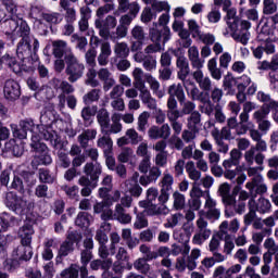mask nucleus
<instances>
[{
    "mask_svg": "<svg viewBox=\"0 0 278 278\" xmlns=\"http://www.w3.org/2000/svg\"><path fill=\"white\" fill-rule=\"evenodd\" d=\"M83 172L85 175L78 178V186H81L80 194L81 197H90L94 188H97V181L101 177L102 167L99 163H86Z\"/></svg>",
    "mask_w": 278,
    "mask_h": 278,
    "instance_id": "f257e3e1",
    "label": "nucleus"
},
{
    "mask_svg": "<svg viewBox=\"0 0 278 278\" xmlns=\"http://www.w3.org/2000/svg\"><path fill=\"white\" fill-rule=\"evenodd\" d=\"M178 103H180L181 106V111L177 109L178 115L173 114V110L169 109L166 111V117L168 119V123L170 124L173 131H176V134H181V130L184 129V121H181L180 118L194 113V110H197V104H194V102L190 100H186V98L184 101H180Z\"/></svg>",
    "mask_w": 278,
    "mask_h": 278,
    "instance_id": "f03ea898",
    "label": "nucleus"
},
{
    "mask_svg": "<svg viewBox=\"0 0 278 278\" xmlns=\"http://www.w3.org/2000/svg\"><path fill=\"white\" fill-rule=\"evenodd\" d=\"M2 29L7 36H13L14 38L28 36L29 31H31L27 22L23 21L18 15L7 17L2 23Z\"/></svg>",
    "mask_w": 278,
    "mask_h": 278,
    "instance_id": "7ed1b4c3",
    "label": "nucleus"
},
{
    "mask_svg": "<svg viewBox=\"0 0 278 278\" xmlns=\"http://www.w3.org/2000/svg\"><path fill=\"white\" fill-rule=\"evenodd\" d=\"M64 62L66 64L65 75H67L70 84H75V81L84 77L86 65L75 56V53L68 51L64 56Z\"/></svg>",
    "mask_w": 278,
    "mask_h": 278,
    "instance_id": "20e7f679",
    "label": "nucleus"
},
{
    "mask_svg": "<svg viewBox=\"0 0 278 278\" xmlns=\"http://www.w3.org/2000/svg\"><path fill=\"white\" fill-rule=\"evenodd\" d=\"M268 151V144L266 140L261 139L256 141L255 146H252L248 151L244 152V160L249 166L257 164V166L264 165V160H266V153Z\"/></svg>",
    "mask_w": 278,
    "mask_h": 278,
    "instance_id": "39448f33",
    "label": "nucleus"
},
{
    "mask_svg": "<svg viewBox=\"0 0 278 278\" xmlns=\"http://www.w3.org/2000/svg\"><path fill=\"white\" fill-rule=\"evenodd\" d=\"M30 147L36 152L31 161L33 166H47L53 162L51 154H49V148L47 144L40 142V138L31 136Z\"/></svg>",
    "mask_w": 278,
    "mask_h": 278,
    "instance_id": "423d86ee",
    "label": "nucleus"
},
{
    "mask_svg": "<svg viewBox=\"0 0 278 278\" xmlns=\"http://www.w3.org/2000/svg\"><path fill=\"white\" fill-rule=\"evenodd\" d=\"M21 41L17 43L16 54L20 60H27L31 58V47L33 52L36 53L40 49V42L33 35H21Z\"/></svg>",
    "mask_w": 278,
    "mask_h": 278,
    "instance_id": "0eeeda50",
    "label": "nucleus"
},
{
    "mask_svg": "<svg viewBox=\"0 0 278 278\" xmlns=\"http://www.w3.org/2000/svg\"><path fill=\"white\" fill-rule=\"evenodd\" d=\"M4 203L9 210L15 212L18 216H24L34 207L31 202H27L25 198H21L14 192L7 193Z\"/></svg>",
    "mask_w": 278,
    "mask_h": 278,
    "instance_id": "6e6552de",
    "label": "nucleus"
},
{
    "mask_svg": "<svg viewBox=\"0 0 278 278\" xmlns=\"http://www.w3.org/2000/svg\"><path fill=\"white\" fill-rule=\"evenodd\" d=\"M240 160H242V152L238 149H232L230 151V157L223 162V167L225 168L224 176L226 179H236L240 173Z\"/></svg>",
    "mask_w": 278,
    "mask_h": 278,
    "instance_id": "1a4fd4ad",
    "label": "nucleus"
},
{
    "mask_svg": "<svg viewBox=\"0 0 278 278\" xmlns=\"http://www.w3.org/2000/svg\"><path fill=\"white\" fill-rule=\"evenodd\" d=\"M198 216L199 217L195 222L198 230L192 237V244L201 247L203 242L210 240V237L212 236V229L207 228L208 223L207 219H205V217L203 216V211H199Z\"/></svg>",
    "mask_w": 278,
    "mask_h": 278,
    "instance_id": "9d476101",
    "label": "nucleus"
},
{
    "mask_svg": "<svg viewBox=\"0 0 278 278\" xmlns=\"http://www.w3.org/2000/svg\"><path fill=\"white\" fill-rule=\"evenodd\" d=\"M167 93L169 94L167 98V110H172V114L179 115L177 111L178 102L186 101V92L184 91L182 84H173L168 87Z\"/></svg>",
    "mask_w": 278,
    "mask_h": 278,
    "instance_id": "9b49d317",
    "label": "nucleus"
},
{
    "mask_svg": "<svg viewBox=\"0 0 278 278\" xmlns=\"http://www.w3.org/2000/svg\"><path fill=\"white\" fill-rule=\"evenodd\" d=\"M247 190H249L251 194V199L248 202V205L253 206L255 203V199H257V194H266L268 192V186L264 182V176H257L256 178H252L251 181L245 184Z\"/></svg>",
    "mask_w": 278,
    "mask_h": 278,
    "instance_id": "f8f14e48",
    "label": "nucleus"
},
{
    "mask_svg": "<svg viewBox=\"0 0 278 278\" xmlns=\"http://www.w3.org/2000/svg\"><path fill=\"white\" fill-rule=\"evenodd\" d=\"M251 22L247 20H241L239 23V29H232L231 31V38L235 42H240V45H243V47H247L249 45V41L251 40Z\"/></svg>",
    "mask_w": 278,
    "mask_h": 278,
    "instance_id": "ddd939ff",
    "label": "nucleus"
},
{
    "mask_svg": "<svg viewBox=\"0 0 278 278\" xmlns=\"http://www.w3.org/2000/svg\"><path fill=\"white\" fill-rule=\"evenodd\" d=\"M204 210L202 216H205L207 220H212L213 223L220 219V208H218V202L210 195L206 194Z\"/></svg>",
    "mask_w": 278,
    "mask_h": 278,
    "instance_id": "4468645a",
    "label": "nucleus"
},
{
    "mask_svg": "<svg viewBox=\"0 0 278 278\" xmlns=\"http://www.w3.org/2000/svg\"><path fill=\"white\" fill-rule=\"evenodd\" d=\"M94 25L96 29H99V36L108 40L110 38V29H114L118 25V21H116V17L109 15L103 21L96 20Z\"/></svg>",
    "mask_w": 278,
    "mask_h": 278,
    "instance_id": "2eb2a0df",
    "label": "nucleus"
},
{
    "mask_svg": "<svg viewBox=\"0 0 278 278\" xmlns=\"http://www.w3.org/2000/svg\"><path fill=\"white\" fill-rule=\"evenodd\" d=\"M229 227V222L224 220L219 225L218 236L224 238V253L225 255H231L233 253V249H236V243L233 239H231V235L227 233V229Z\"/></svg>",
    "mask_w": 278,
    "mask_h": 278,
    "instance_id": "dca6fc26",
    "label": "nucleus"
},
{
    "mask_svg": "<svg viewBox=\"0 0 278 278\" xmlns=\"http://www.w3.org/2000/svg\"><path fill=\"white\" fill-rule=\"evenodd\" d=\"M134 60L138 64H142L144 71H148V73H153L157 68V58L155 55L137 52L134 55Z\"/></svg>",
    "mask_w": 278,
    "mask_h": 278,
    "instance_id": "f3484780",
    "label": "nucleus"
},
{
    "mask_svg": "<svg viewBox=\"0 0 278 278\" xmlns=\"http://www.w3.org/2000/svg\"><path fill=\"white\" fill-rule=\"evenodd\" d=\"M176 66L178 68L177 72V78L188 86L190 84L191 78H188V75H190V63L188 62V59L186 56L181 55L177 58Z\"/></svg>",
    "mask_w": 278,
    "mask_h": 278,
    "instance_id": "a211bd4d",
    "label": "nucleus"
},
{
    "mask_svg": "<svg viewBox=\"0 0 278 278\" xmlns=\"http://www.w3.org/2000/svg\"><path fill=\"white\" fill-rule=\"evenodd\" d=\"M110 207H112V203L104 199L101 202H96V205H93V213L101 214V219L104 223H108V220L114 218V211Z\"/></svg>",
    "mask_w": 278,
    "mask_h": 278,
    "instance_id": "6ab92c4d",
    "label": "nucleus"
},
{
    "mask_svg": "<svg viewBox=\"0 0 278 278\" xmlns=\"http://www.w3.org/2000/svg\"><path fill=\"white\" fill-rule=\"evenodd\" d=\"M58 90H61V93L58 96L59 108H66V97L72 96L75 92V87L66 80H58Z\"/></svg>",
    "mask_w": 278,
    "mask_h": 278,
    "instance_id": "aec40b11",
    "label": "nucleus"
},
{
    "mask_svg": "<svg viewBox=\"0 0 278 278\" xmlns=\"http://www.w3.org/2000/svg\"><path fill=\"white\" fill-rule=\"evenodd\" d=\"M148 136L150 140H168L170 138V125L163 124L161 127L152 126L148 130Z\"/></svg>",
    "mask_w": 278,
    "mask_h": 278,
    "instance_id": "412c9836",
    "label": "nucleus"
},
{
    "mask_svg": "<svg viewBox=\"0 0 278 278\" xmlns=\"http://www.w3.org/2000/svg\"><path fill=\"white\" fill-rule=\"evenodd\" d=\"M3 93L8 101H16L21 97V85L14 79H9L4 83Z\"/></svg>",
    "mask_w": 278,
    "mask_h": 278,
    "instance_id": "4be33fe9",
    "label": "nucleus"
},
{
    "mask_svg": "<svg viewBox=\"0 0 278 278\" xmlns=\"http://www.w3.org/2000/svg\"><path fill=\"white\" fill-rule=\"evenodd\" d=\"M251 50L255 60H262V58H264V53L267 55H273V53H275V41L262 42L256 47H252Z\"/></svg>",
    "mask_w": 278,
    "mask_h": 278,
    "instance_id": "5701e85b",
    "label": "nucleus"
},
{
    "mask_svg": "<svg viewBox=\"0 0 278 278\" xmlns=\"http://www.w3.org/2000/svg\"><path fill=\"white\" fill-rule=\"evenodd\" d=\"M33 255L34 251L31 250V245L23 243L12 252V257L15 262H29Z\"/></svg>",
    "mask_w": 278,
    "mask_h": 278,
    "instance_id": "b1692460",
    "label": "nucleus"
},
{
    "mask_svg": "<svg viewBox=\"0 0 278 278\" xmlns=\"http://www.w3.org/2000/svg\"><path fill=\"white\" fill-rule=\"evenodd\" d=\"M23 179H26L29 186H34L36 184L34 174L25 172L22 176H14L11 188H13V190H17V192H25V185H23Z\"/></svg>",
    "mask_w": 278,
    "mask_h": 278,
    "instance_id": "393cba45",
    "label": "nucleus"
},
{
    "mask_svg": "<svg viewBox=\"0 0 278 278\" xmlns=\"http://www.w3.org/2000/svg\"><path fill=\"white\" fill-rule=\"evenodd\" d=\"M98 78L103 84L104 92H110V90L116 86V79H114V75H112V72L105 67L98 71Z\"/></svg>",
    "mask_w": 278,
    "mask_h": 278,
    "instance_id": "a878e982",
    "label": "nucleus"
},
{
    "mask_svg": "<svg viewBox=\"0 0 278 278\" xmlns=\"http://www.w3.org/2000/svg\"><path fill=\"white\" fill-rule=\"evenodd\" d=\"M192 77L194 81H197L200 90H203L204 92H210V90H212V78L203 74V68L195 70L192 73Z\"/></svg>",
    "mask_w": 278,
    "mask_h": 278,
    "instance_id": "bb28decb",
    "label": "nucleus"
},
{
    "mask_svg": "<svg viewBox=\"0 0 278 278\" xmlns=\"http://www.w3.org/2000/svg\"><path fill=\"white\" fill-rule=\"evenodd\" d=\"M142 142V136L136 131L134 128L126 130V136L117 139V147H125V144H139Z\"/></svg>",
    "mask_w": 278,
    "mask_h": 278,
    "instance_id": "cd10ccee",
    "label": "nucleus"
},
{
    "mask_svg": "<svg viewBox=\"0 0 278 278\" xmlns=\"http://www.w3.org/2000/svg\"><path fill=\"white\" fill-rule=\"evenodd\" d=\"M187 55L192 68L195 71H199L205 66V60L199 55V48L197 46H191L188 49Z\"/></svg>",
    "mask_w": 278,
    "mask_h": 278,
    "instance_id": "c85d7f7f",
    "label": "nucleus"
},
{
    "mask_svg": "<svg viewBox=\"0 0 278 278\" xmlns=\"http://www.w3.org/2000/svg\"><path fill=\"white\" fill-rule=\"evenodd\" d=\"M144 79L147 84L150 86V90H152L153 94L157 97V99H164L166 97V91L164 89H161V84L157 78H155L151 74H146Z\"/></svg>",
    "mask_w": 278,
    "mask_h": 278,
    "instance_id": "c756f323",
    "label": "nucleus"
},
{
    "mask_svg": "<svg viewBox=\"0 0 278 278\" xmlns=\"http://www.w3.org/2000/svg\"><path fill=\"white\" fill-rule=\"evenodd\" d=\"M217 192L226 207H229V205L236 203V197L230 193L231 186L228 182H223L222 185H219Z\"/></svg>",
    "mask_w": 278,
    "mask_h": 278,
    "instance_id": "7c9ffc66",
    "label": "nucleus"
},
{
    "mask_svg": "<svg viewBox=\"0 0 278 278\" xmlns=\"http://www.w3.org/2000/svg\"><path fill=\"white\" fill-rule=\"evenodd\" d=\"M73 53V49L68 48V43L64 40L52 41V53L54 58H65L66 53Z\"/></svg>",
    "mask_w": 278,
    "mask_h": 278,
    "instance_id": "2f4dec72",
    "label": "nucleus"
},
{
    "mask_svg": "<svg viewBox=\"0 0 278 278\" xmlns=\"http://www.w3.org/2000/svg\"><path fill=\"white\" fill-rule=\"evenodd\" d=\"M250 210H255L258 214H270L273 212V204L266 198H260L257 202L254 199L253 205H249Z\"/></svg>",
    "mask_w": 278,
    "mask_h": 278,
    "instance_id": "473e14b6",
    "label": "nucleus"
},
{
    "mask_svg": "<svg viewBox=\"0 0 278 278\" xmlns=\"http://www.w3.org/2000/svg\"><path fill=\"white\" fill-rule=\"evenodd\" d=\"M139 97L141 103L148 108V110H157V100L151 96V91L146 87L139 90Z\"/></svg>",
    "mask_w": 278,
    "mask_h": 278,
    "instance_id": "72a5a7b5",
    "label": "nucleus"
},
{
    "mask_svg": "<svg viewBox=\"0 0 278 278\" xmlns=\"http://www.w3.org/2000/svg\"><path fill=\"white\" fill-rule=\"evenodd\" d=\"M60 8L65 12L66 23H75L77 21V10L71 5V1L60 0Z\"/></svg>",
    "mask_w": 278,
    "mask_h": 278,
    "instance_id": "f704fd0d",
    "label": "nucleus"
},
{
    "mask_svg": "<svg viewBox=\"0 0 278 278\" xmlns=\"http://www.w3.org/2000/svg\"><path fill=\"white\" fill-rule=\"evenodd\" d=\"M51 249H58V239H46L43 242V251L41 253L42 260L46 262H51L53 260V250Z\"/></svg>",
    "mask_w": 278,
    "mask_h": 278,
    "instance_id": "c9c22d12",
    "label": "nucleus"
},
{
    "mask_svg": "<svg viewBox=\"0 0 278 278\" xmlns=\"http://www.w3.org/2000/svg\"><path fill=\"white\" fill-rule=\"evenodd\" d=\"M110 55H112V46L110 42L104 41L100 46V54L98 55V64L100 66H108L110 62Z\"/></svg>",
    "mask_w": 278,
    "mask_h": 278,
    "instance_id": "e433bc0d",
    "label": "nucleus"
},
{
    "mask_svg": "<svg viewBox=\"0 0 278 278\" xmlns=\"http://www.w3.org/2000/svg\"><path fill=\"white\" fill-rule=\"evenodd\" d=\"M111 229L112 226L110 225V223L103 222L100 225L99 229L96 231L94 240H97L99 244H108V233H110Z\"/></svg>",
    "mask_w": 278,
    "mask_h": 278,
    "instance_id": "4c0bfd02",
    "label": "nucleus"
},
{
    "mask_svg": "<svg viewBox=\"0 0 278 278\" xmlns=\"http://www.w3.org/2000/svg\"><path fill=\"white\" fill-rule=\"evenodd\" d=\"M1 64H5L7 66H9V68H11V71H13V73L16 74L25 71V67L21 66V64L16 62V59L8 53L0 59V66Z\"/></svg>",
    "mask_w": 278,
    "mask_h": 278,
    "instance_id": "58836bf2",
    "label": "nucleus"
},
{
    "mask_svg": "<svg viewBox=\"0 0 278 278\" xmlns=\"http://www.w3.org/2000/svg\"><path fill=\"white\" fill-rule=\"evenodd\" d=\"M1 64H5L7 66H9V68H11V71H13V73L16 74L25 71V67L21 66V64L16 62V59L8 53L0 59V66Z\"/></svg>",
    "mask_w": 278,
    "mask_h": 278,
    "instance_id": "ea45409f",
    "label": "nucleus"
},
{
    "mask_svg": "<svg viewBox=\"0 0 278 278\" xmlns=\"http://www.w3.org/2000/svg\"><path fill=\"white\" fill-rule=\"evenodd\" d=\"M73 251H75V245L70 241H63L58 251L56 264H60L64 257H68Z\"/></svg>",
    "mask_w": 278,
    "mask_h": 278,
    "instance_id": "a19ab883",
    "label": "nucleus"
},
{
    "mask_svg": "<svg viewBox=\"0 0 278 278\" xmlns=\"http://www.w3.org/2000/svg\"><path fill=\"white\" fill-rule=\"evenodd\" d=\"M22 244H31V237L34 236V227L29 224L22 226L18 230Z\"/></svg>",
    "mask_w": 278,
    "mask_h": 278,
    "instance_id": "79ce46f5",
    "label": "nucleus"
},
{
    "mask_svg": "<svg viewBox=\"0 0 278 278\" xmlns=\"http://www.w3.org/2000/svg\"><path fill=\"white\" fill-rule=\"evenodd\" d=\"M182 86L188 94V97H190V99H192V101H203V99L201 98V90L199 89V87H197V84H194V80H190V84L182 83Z\"/></svg>",
    "mask_w": 278,
    "mask_h": 278,
    "instance_id": "37998d69",
    "label": "nucleus"
},
{
    "mask_svg": "<svg viewBox=\"0 0 278 278\" xmlns=\"http://www.w3.org/2000/svg\"><path fill=\"white\" fill-rule=\"evenodd\" d=\"M113 216L123 225H129V223H131V215H129L121 204L115 205Z\"/></svg>",
    "mask_w": 278,
    "mask_h": 278,
    "instance_id": "c03bdc74",
    "label": "nucleus"
},
{
    "mask_svg": "<svg viewBox=\"0 0 278 278\" xmlns=\"http://www.w3.org/2000/svg\"><path fill=\"white\" fill-rule=\"evenodd\" d=\"M97 138V129H86L78 136V142L83 149H88V142Z\"/></svg>",
    "mask_w": 278,
    "mask_h": 278,
    "instance_id": "a18cd8bd",
    "label": "nucleus"
},
{
    "mask_svg": "<svg viewBox=\"0 0 278 278\" xmlns=\"http://www.w3.org/2000/svg\"><path fill=\"white\" fill-rule=\"evenodd\" d=\"M229 207H233L236 214H244V212H247V202L236 200L235 198V202L232 204H229L228 207H226V218H231V216H233V212H229Z\"/></svg>",
    "mask_w": 278,
    "mask_h": 278,
    "instance_id": "49530a36",
    "label": "nucleus"
},
{
    "mask_svg": "<svg viewBox=\"0 0 278 278\" xmlns=\"http://www.w3.org/2000/svg\"><path fill=\"white\" fill-rule=\"evenodd\" d=\"M256 97H257V100L261 101V103H264L263 108H269L271 110H277L278 101H275L273 98H270V94H268L264 91H258Z\"/></svg>",
    "mask_w": 278,
    "mask_h": 278,
    "instance_id": "de8ad7c7",
    "label": "nucleus"
},
{
    "mask_svg": "<svg viewBox=\"0 0 278 278\" xmlns=\"http://www.w3.org/2000/svg\"><path fill=\"white\" fill-rule=\"evenodd\" d=\"M147 216H166L168 214V207L166 205L161 204L160 206L157 204H153V202L150 204V207L146 210Z\"/></svg>",
    "mask_w": 278,
    "mask_h": 278,
    "instance_id": "09e8293b",
    "label": "nucleus"
},
{
    "mask_svg": "<svg viewBox=\"0 0 278 278\" xmlns=\"http://www.w3.org/2000/svg\"><path fill=\"white\" fill-rule=\"evenodd\" d=\"M132 77H134V87L137 90H143L147 88V85H144V80H142V77H144V71L140 67H136L132 71Z\"/></svg>",
    "mask_w": 278,
    "mask_h": 278,
    "instance_id": "8fccbe9b",
    "label": "nucleus"
},
{
    "mask_svg": "<svg viewBox=\"0 0 278 278\" xmlns=\"http://www.w3.org/2000/svg\"><path fill=\"white\" fill-rule=\"evenodd\" d=\"M97 147L102 149L104 155H108L112 153V147H114V142L112 141V138L103 136L98 139Z\"/></svg>",
    "mask_w": 278,
    "mask_h": 278,
    "instance_id": "3c124183",
    "label": "nucleus"
},
{
    "mask_svg": "<svg viewBox=\"0 0 278 278\" xmlns=\"http://www.w3.org/2000/svg\"><path fill=\"white\" fill-rule=\"evenodd\" d=\"M135 270L141 273V275H149L151 273V265L147 258L139 257L132 264Z\"/></svg>",
    "mask_w": 278,
    "mask_h": 278,
    "instance_id": "603ef678",
    "label": "nucleus"
},
{
    "mask_svg": "<svg viewBox=\"0 0 278 278\" xmlns=\"http://www.w3.org/2000/svg\"><path fill=\"white\" fill-rule=\"evenodd\" d=\"M97 114V106H85L81 110V118L85 123V127H90L92 118Z\"/></svg>",
    "mask_w": 278,
    "mask_h": 278,
    "instance_id": "864d4df0",
    "label": "nucleus"
},
{
    "mask_svg": "<svg viewBox=\"0 0 278 278\" xmlns=\"http://www.w3.org/2000/svg\"><path fill=\"white\" fill-rule=\"evenodd\" d=\"M190 253V244L185 242L184 244L179 245L177 243L172 244L170 248V255L177 257V255H188Z\"/></svg>",
    "mask_w": 278,
    "mask_h": 278,
    "instance_id": "5fc2aeb1",
    "label": "nucleus"
},
{
    "mask_svg": "<svg viewBox=\"0 0 278 278\" xmlns=\"http://www.w3.org/2000/svg\"><path fill=\"white\" fill-rule=\"evenodd\" d=\"M173 207L174 210H176L177 212L184 210V207H186V195L180 193L179 191H175L173 193Z\"/></svg>",
    "mask_w": 278,
    "mask_h": 278,
    "instance_id": "6e6d98bb",
    "label": "nucleus"
},
{
    "mask_svg": "<svg viewBox=\"0 0 278 278\" xmlns=\"http://www.w3.org/2000/svg\"><path fill=\"white\" fill-rule=\"evenodd\" d=\"M173 184H175V178L168 172H164L163 177L160 180L161 190H167L170 192L173 190Z\"/></svg>",
    "mask_w": 278,
    "mask_h": 278,
    "instance_id": "4d7b16f0",
    "label": "nucleus"
},
{
    "mask_svg": "<svg viewBox=\"0 0 278 278\" xmlns=\"http://www.w3.org/2000/svg\"><path fill=\"white\" fill-rule=\"evenodd\" d=\"M98 123L102 130L110 129V113L105 109H101L97 115Z\"/></svg>",
    "mask_w": 278,
    "mask_h": 278,
    "instance_id": "13d9d810",
    "label": "nucleus"
},
{
    "mask_svg": "<svg viewBox=\"0 0 278 278\" xmlns=\"http://www.w3.org/2000/svg\"><path fill=\"white\" fill-rule=\"evenodd\" d=\"M186 170L191 181H199V179H201V170L197 169V166H194V162L189 161L186 165Z\"/></svg>",
    "mask_w": 278,
    "mask_h": 278,
    "instance_id": "bf43d9fd",
    "label": "nucleus"
},
{
    "mask_svg": "<svg viewBox=\"0 0 278 278\" xmlns=\"http://www.w3.org/2000/svg\"><path fill=\"white\" fill-rule=\"evenodd\" d=\"M149 118H151V114L148 111H143L137 118V129L138 131H147V127H149Z\"/></svg>",
    "mask_w": 278,
    "mask_h": 278,
    "instance_id": "052dcab7",
    "label": "nucleus"
},
{
    "mask_svg": "<svg viewBox=\"0 0 278 278\" xmlns=\"http://www.w3.org/2000/svg\"><path fill=\"white\" fill-rule=\"evenodd\" d=\"M114 53L116 55V58H128L129 56V46L127 45V42H117L114 46Z\"/></svg>",
    "mask_w": 278,
    "mask_h": 278,
    "instance_id": "680f3d73",
    "label": "nucleus"
},
{
    "mask_svg": "<svg viewBox=\"0 0 278 278\" xmlns=\"http://www.w3.org/2000/svg\"><path fill=\"white\" fill-rule=\"evenodd\" d=\"M220 18H223V15L220 14V9L216 7H213L206 14V20L210 25H216V23H220Z\"/></svg>",
    "mask_w": 278,
    "mask_h": 278,
    "instance_id": "e2e57ef3",
    "label": "nucleus"
},
{
    "mask_svg": "<svg viewBox=\"0 0 278 278\" xmlns=\"http://www.w3.org/2000/svg\"><path fill=\"white\" fill-rule=\"evenodd\" d=\"M277 10L278 7L275 0H263V14H265V16L276 14Z\"/></svg>",
    "mask_w": 278,
    "mask_h": 278,
    "instance_id": "0e129e2a",
    "label": "nucleus"
},
{
    "mask_svg": "<svg viewBox=\"0 0 278 278\" xmlns=\"http://www.w3.org/2000/svg\"><path fill=\"white\" fill-rule=\"evenodd\" d=\"M140 253H142L143 260H147L148 262H152V260H157V252L152 251L151 247L147 244H141L139 247Z\"/></svg>",
    "mask_w": 278,
    "mask_h": 278,
    "instance_id": "69168bd1",
    "label": "nucleus"
},
{
    "mask_svg": "<svg viewBox=\"0 0 278 278\" xmlns=\"http://www.w3.org/2000/svg\"><path fill=\"white\" fill-rule=\"evenodd\" d=\"M75 225H77V227H90V214L87 212L78 213Z\"/></svg>",
    "mask_w": 278,
    "mask_h": 278,
    "instance_id": "338daca9",
    "label": "nucleus"
},
{
    "mask_svg": "<svg viewBox=\"0 0 278 278\" xmlns=\"http://www.w3.org/2000/svg\"><path fill=\"white\" fill-rule=\"evenodd\" d=\"M61 278H79V267L71 265L61 273Z\"/></svg>",
    "mask_w": 278,
    "mask_h": 278,
    "instance_id": "774afa93",
    "label": "nucleus"
}]
</instances>
